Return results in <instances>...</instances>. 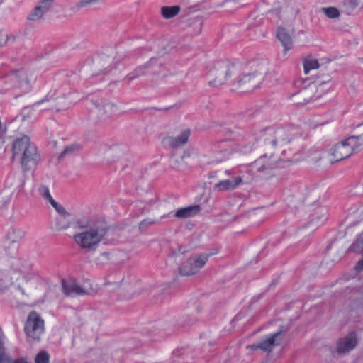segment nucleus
I'll return each mask as SVG.
<instances>
[{
    "mask_svg": "<svg viewBox=\"0 0 363 363\" xmlns=\"http://www.w3.org/2000/svg\"><path fill=\"white\" fill-rule=\"evenodd\" d=\"M297 129L292 125L284 127H269L256 131L247 138V144L243 145L240 152L242 154L250 152L259 139H262L266 147L276 149L289 143L296 135Z\"/></svg>",
    "mask_w": 363,
    "mask_h": 363,
    "instance_id": "f257e3e1",
    "label": "nucleus"
},
{
    "mask_svg": "<svg viewBox=\"0 0 363 363\" xmlns=\"http://www.w3.org/2000/svg\"><path fill=\"white\" fill-rule=\"evenodd\" d=\"M82 230L77 233L73 239L74 242L86 252H94L100 242L107 236L109 228L102 220H82L77 222Z\"/></svg>",
    "mask_w": 363,
    "mask_h": 363,
    "instance_id": "f03ea898",
    "label": "nucleus"
},
{
    "mask_svg": "<svg viewBox=\"0 0 363 363\" xmlns=\"http://www.w3.org/2000/svg\"><path fill=\"white\" fill-rule=\"evenodd\" d=\"M363 145V134L359 136H351L333 145L330 148L321 152L318 157L312 160L315 163L320 162L324 167L349 157L354 151Z\"/></svg>",
    "mask_w": 363,
    "mask_h": 363,
    "instance_id": "7ed1b4c3",
    "label": "nucleus"
},
{
    "mask_svg": "<svg viewBox=\"0 0 363 363\" xmlns=\"http://www.w3.org/2000/svg\"><path fill=\"white\" fill-rule=\"evenodd\" d=\"M282 162H284V161L280 160L274 163L270 161L267 157V155H264L249 165H242L232 169H227L223 172V173L232 176V182H243V180L249 179V176L251 175H257L262 173L264 174H269L271 170L279 167ZM219 173L222 174L221 172Z\"/></svg>",
    "mask_w": 363,
    "mask_h": 363,
    "instance_id": "20e7f679",
    "label": "nucleus"
},
{
    "mask_svg": "<svg viewBox=\"0 0 363 363\" xmlns=\"http://www.w3.org/2000/svg\"><path fill=\"white\" fill-rule=\"evenodd\" d=\"M12 152L13 159H19L25 171L34 168L40 158L35 145L30 142V138L27 135L13 141Z\"/></svg>",
    "mask_w": 363,
    "mask_h": 363,
    "instance_id": "39448f33",
    "label": "nucleus"
},
{
    "mask_svg": "<svg viewBox=\"0 0 363 363\" xmlns=\"http://www.w3.org/2000/svg\"><path fill=\"white\" fill-rule=\"evenodd\" d=\"M240 67L239 62L230 63L228 61L217 62L213 69L208 73L209 84L214 86L223 84L228 77L238 71Z\"/></svg>",
    "mask_w": 363,
    "mask_h": 363,
    "instance_id": "423d86ee",
    "label": "nucleus"
},
{
    "mask_svg": "<svg viewBox=\"0 0 363 363\" xmlns=\"http://www.w3.org/2000/svg\"><path fill=\"white\" fill-rule=\"evenodd\" d=\"M44 320L35 311L30 312L25 323L24 331L28 341L38 342L44 332Z\"/></svg>",
    "mask_w": 363,
    "mask_h": 363,
    "instance_id": "0eeeda50",
    "label": "nucleus"
},
{
    "mask_svg": "<svg viewBox=\"0 0 363 363\" xmlns=\"http://www.w3.org/2000/svg\"><path fill=\"white\" fill-rule=\"evenodd\" d=\"M8 77L13 88L19 91L18 96L28 93L31 90V83L26 72L15 71L11 72Z\"/></svg>",
    "mask_w": 363,
    "mask_h": 363,
    "instance_id": "6e6552de",
    "label": "nucleus"
},
{
    "mask_svg": "<svg viewBox=\"0 0 363 363\" xmlns=\"http://www.w3.org/2000/svg\"><path fill=\"white\" fill-rule=\"evenodd\" d=\"M209 256V255L205 254L190 257L179 268L180 274L185 276L194 274L205 265Z\"/></svg>",
    "mask_w": 363,
    "mask_h": 363,
    "instance_id": "1a4fd4ad",
    "label": "nucleus"
},
{
    "mask_svg": "<svg viewBox=\"0 0 363 363\" xmlns=\"http://www.w3.org/2000/svg\"><path fill=\"white\" fill-rule=\"evenodd\" d=\"M281 336V332H277L273 334H270L267 335L265 339L261 340L259 343L248 345L247 348H250L252 350L259 349L264 352H271L275 345L279 344Z\"/></svg>",
    "mask_w": 363,
    "mask_h": 363,
    "instance_id": "9d476101",
    "label": "nucleus"
},
{
    "mask_svg": "<svg viewBox=\"0 0 363 363\" xmlns=\"http://www.w3.org/2000/svg\"><path fill=\"white\" fill-rule=\"evenodd\" d=\"M50 203L60 215V217L57 218V229H67L70 225L69 220L68 219L70 216V214L62 206L57 203L55 199L51 201Z\"/></svg>",
    "mask_w": 363,
    "mask_h": 363,
    "instance_id": "9b49d317",
    "label": "nucleus"
},
{
    "mask_svg": "<svg viewBox=\"0 0 363 363\" xmlns=\"http://www.w3.org/2000/svg\"><path fill=\"white\" fill-rule=\"evenodd\" d=\"M63 292L67 296L84 295L88 291L78 285L73 279H63L62 281Z\"/></svg>",
    "mask_w": 363,
    "mask_h": 363,
    "instance_id": "f8f14e48",
    "label": "nucleus"
},
{
    "mask_svg": "<svg viewBox=\"0 0 363 363\" xmlns=\"http://www.w3.org/2000/svg\"><path fill=\"white\" fill-rule=\"evenodd\" d=\"M357 345V336L355 333L352 332L345 337L340 339L337 344V352L345 353L352 350Z\"/></svg>",
    "mask_w": 363,
    "mask_h": 363,
    "instance_id": "ddd939ff",
    "label": "nucleus"
},
{
    "mask_svg": "<svg viewBox=\"0 0 363 363\" xmlns=\"http://www.w3.org/2000/svg\"><path fill=\"white\" fill-rule=\"evenodd\" d=\"M52 5V0H43L28 16V20L38 21L47 13Z\"/></svg>",
    "mask_w": 363,
    "mask_h": 363,
    "instance_id": "4468645a",
    "label": "nucleus"
},
{
    "mask_svg": "<svg viewBox=\"0 0 363 363\" xmlns=\"http://www.w3.org/2000/svg\"><path fill=\"white\" fill-rule=\"evenodd\" d=\"M190 135L189 128L184 130L179 135L176 137H167L163 140L165 145H169L172 147H177L186 144L188 142Z\"/></svg>",
    "mask_w": 363,
    "mask_h": 363,
    "instance_id": "2eb2a0df",
    "label": "nucleus"
},
{
    "mask_svg": "<svg viewBox=\"0 0 363 363\" xmlns=\"http://www.w3.org/2000/svg\"><path fill=\"white\" fill-rule=\"evenodd\" d=\"M200 211L201 207L199 205H193L177 209L174 216L179 218H187L197 215Z\"/></svg>",
    "mask_w": 363,
    "mask_h": 363,
    "instance_id": "dca6fc26",
    "label": "nucleus"
},
{
    "mask_svg": "<svg viewBox=\"0 0 363 363\" xmlns=\"http://www.w3.org/2000/svg\"><path fill=\"white\" fill-rule=\"evenodd\" d=\"M277 38L281 41L284 48V51L286 52L291 48L292 40L291 36L287 33L286 30L283 28H279L277 33Z\"/></svg>",
    "mask_w": 363,
    "mask_h": 363,
    "instance_id": "f3484780",
    "label": "nucleus"
},
{
    "mask_svg": "<svg viewBox=\"0 0 363 363\" xmlns=\"http://www.w3.org/2000/svg\"><path fill=\"white\" fill-rule=\"evenodd\" d=\"M180 11L179 6H163L161 9L162 14L167 19L176 16Z\"/></svg>",
    "mask_w": 363,
    "mask_h": 363,
    "instance_id": "a211bd4d",
    "label": "nucleus"
},
{
    "mask_svg": "<svg viewBox=\"0 0 363 363\" xmlns=\"http://www.w3.org/2000/svg\"><path fill=\"white\" fill-rule=\"evenodd\" d=\"M80 146L76 143L65 147L63 151L59 155L58 160H60L66 157L72 156L79 151Z\"/></svg>",
    "mask_w": 363,
    "mask_h": 363,
    "instance_id": "6ab92c4d",
    "label": "nucleus"
},
{
    "mask_svg": "<svg viewBox=\"0 0 363 363\" xmlns=\"http://www.w3.org/2000/svg\"><path fill=\"white\" fill-rule=\"evenodd\" d=\"M320 11L323 13L328 18L331 19H335L339 18L340 13L339 10L335 7H323L320 9Z\"/></svg>",
    "mask_w": 363,
    "mask_h": 363,
    "instance_id": "aec40b11",
    "label": "nucleus"
},
{
    "mask_svg": "<svg viewBox=\"0 0 363 363\" xmlns=\"http://www.w3.org/2000/svg\"><path fill=\"white\" fill-rule=\"evenodd\" d=\"M319 67V63L317 60L315 59H307L303 63L304 73L308 74L312 69H315Z\"/></svg>",
    "mask_w": 363,
    "mask_h": 363,
    "instance_id": "412c9836",
    "label": "nucleus"
},
{
    "mask_svg": "<svg viewBox=\"0 0 363 363\" xmlns=\"http://www.w3.org/2000/svg\"><path fill=\"white\" fill-rule=\"evenodd\" d=\"M231 151L228 150H223L216 153L215 159L211 162L219 163L228 160L231 156Z\"/></svg>",
    "mask_w": 363,
    "mask_h": 363,
    "instance_id": "4be33fe9",
    "label": "nucleus"
},
{
    "mask_svg": "<svg viewBox=\"0 0 363 363\" xmlns=\"http://www.w3.org/2000/svg\"><path fill=\"white\" fill-rule=\"evenodd\" d=\"M11 264L13 270L15 272L18 271L20 274H23L27 271V267L23 264L22 260L21 259H13Z\"/></svg>",
    "mask_w": 363,
    "mask_h": 363,
    "instance_id": "5701e85b",
    "label": "nucleus"
},
{
    "mask_svg": "<svg viewBox=\"0 0 363 363\" xmlns=\"http://www.w3.org/2000/svg\"><path fill=\"white\" fill-rule=\"evenodd\" d=\"M255 77V73H243L241 76H240L237 80V84L239 86H242L248 82H250L251 80Z\"/></svg>",
    "mask_w": 363,
    "mask_h": 363,
    "instance_id": "b1692460",
    "label": "nucleus"
},
{
    "mask_svg": "<svg viewBox=\"0 0 363 363\" xmlns=\"http://www.w3.org/2000/svg\"><path fill=\"white\" fill-rule=\"evenodd\" d=\"M38 191L40 196L48 202L50 203L54 200L50 194L49 188L45 185H40L38 188Z\"/></svg>",
    "mask_w": 363,
    "mask_h": 363,
    "instance_id": "393cba45",
    "label": "nucleus"
},
{
    "mask_svg": "<svg viewBox=\"0 0 363 363\" xmlns=\"http://www.w3.org/2000/svg\"><path fill=\"white\" fill-rule=\"evenodd\" d=\"M116 109V107L112 104H106L103 107L96 106L93 110L94 113H101L102 112L108 113L112 112Z\"/></svg>",
    "mask_w": 363,
    "mask_h": 363,
    "instance_id": "a878e982",
    "label": "nucleus"
},
{
    "mask_svg": "<svg viewBox=\"0 0 363 363\" xmlns=\"http://www.w3.org/2000/svg\"><path fill=\"white\" fill-rule=\"evenodd\" d=\"M49 362L50 356L45 350L40 351L35 356V363H49Z\"/></svg>",
    "mask_w": 363,
    "mask_h": 363,
    "instance_id": "bb28decb",
    "label": "nucleus"
},
{
    "mask_svg": "<svg viewBox=\"0 0 363 363\" xmlns=\"http://www.w3.org/2000/svg\"><path fill=\"white\" fill-rule=\"evenodd\" d=\"M240 183H217L214 189L218 190L234 189Z\"/></svg>",
    "mask_w": 363,
    "mask_h": 363,
    "instance_id": "cd10ccee",
    "label": "nucleus"
},
{
    "mask_svg": "<svg viewBox=\"0 0 363 363\" xmlns=\"http://www.w3.org/2000/svg\"><path fill=\"white\" fill-rule=\"evenodd\" d=\"M143 74V68L138 67L133 72L129 74L126 77V79L128 81H132V80L135 79V78L138 77L140 75H141Z\"/></svg>",
    "mask_w": 363,
    "mask_h": 363,
    "instance_id": "c85d7f7f",
    "label": "nucleus"
},
{
    "mask_svg": "<svg viewBox=\"0 0 363 363\" xmlns=\"http://www.w3.org/2000/svg\"><path fill=\"white\" fill-rule=\"evenodd\" d=\"M11 245V247L13 250L16 251L18 248V244L16 241L10 242L9 240H6L4 242V247H9V245Z\"/></svg>",
    "mask_w": 363,
    "mask_h": 363,
    "instance_id": "c756f323",
    "label": "nucleus"
},
{
    "mask_svg": "<svg viewBox=\"0 0 363 363\" xmlns=\"http://www.w3.org/2000/svg\"><path fill=\"white\" fill-rule=\"evenodd\" d=\"M154 223L155 222L151 219L143 220L142 222H140L139 228L140 230H143L145 227L151 225Z\"/></svg>",
    "mask_w": 363,
    "mask_h": 363,
    "instance_id": "7c9ffc66",
    "label": "nucleus"
},
{
    "mask_svg": "<svg viewBox=\"0 0 363 363\" xmlns=\"http://www.w3.org/2000/svg\"><path fill=\"white\" fill-rule=\"evenodd\" d=\"M4 37L5 38L4 40V41H1L0 40V45L1 46L4 45H6V43H8L9 42H13L14 40V38H15L13 36H12V37L11 36H9L7 34H5L4 35Z\"/></svg>",
    "mask_w": 363,
    "mask_h": 363,
    "instance_id": "2f4dec72",
    "label": "nucleus"
},
{
    "mask_svg": "<svg viewBox=\"0 0 363 363\" xmlns=\"http://www.w3.org/2000/svg\"><path fill=\"white\" fill-rule=\"evenodd\" d=\"M52 99V96H50V94H48L46 96H45L43 99H42L41 100L37 101L35 103L34 106H39L40 104L44 103V102H46V101H50V99Z\"/></svg>",
    "mask_w": 363,
    "mask_h": 363,
    "instance_id": "473e14b6",
    "label": "nucleus"
},
{
    "mask_svg": "<svg viewBox=\"0 0 363 363\" xmlns=\"http://www.w3.org/2000/svg\"><path fill=\"white\" fill-rule=\"evenodd\" d=\"M349 4L352 8H355L359 4V0H349Z\"/></svg>",
    "mask_w": 363,
    "mask_h": 363,
    "instance_id": "72a5a7b5",
    "label": "nucleus"
},
{
    "mask_svg": "<svg viewBox=\"0 0 363 363\" xmlns=\"http://www.w3.org/2000/svg\"><path fill=\"white\" fill-rule=\"evenodd\" d=\"M217 174H218V172H212L209 174V177L208 178L209 179H215V178H217Z\"/></svg>",
    "mask_w": 363,
    "mask_h": 363,
    "instance_id": "f704fd0d",
    "label": "nucleus"
},
{
    "mask_svg": "<svg viewBox=\"0 0 363 363\" xmlns=\"http://www.w3.org/2000/svg\"><path fill=\"white\" fill-rule=\"evenodd\" d=\"M30 108L29 107H26V108H23V118H25V113H26V111H30Z\"/></svg>",
    "mask_w": 363,
    "mask_h": 363,
    "instance_id": "c9c22d12",
    "label": "nucleus"
},
{
    "mask_svg": "<svg viewBox=\"0 0 363 363\" xmlns=\"http://www.w3.org/2000/svg\"><path fill=\"white\" fill-rule=\"evenodd\" d=\"M220 182H230V179H223V180H221Z\"/></svg>",
    "mask_w": 363,
    "mask_h": 363,
    "instance_id": "e433bc0d",
    "label": "nucleus"
},
{
    "mask_svg": "<svg viewBox=\"0 0 363 363\" xmlns=\"http://www.w3.org/2000/svg\"><path fill=\"white\" fill-rule=\"evenodd\" d=\"M9 248V247H6V248L5 247L6 251L7 252V253H9V255H11V252H9V251H7V250H8Z\"/></svg>",
    "mask_w": 363,
    "mask_h": 363,
    "instance_id": "4c0bfd02",
    "label": "nucleus"
},
{
    "mask_svg": "<svg viewBox=\"0 0 363 363\" xmlns=\"http://www.w3.org/2000/svg\"><path fill=\"white\" fill-rule=\"evenodd\" d=\"M9 248V247H6V248L5 247L6 251L7 252V253H9V255H11V252H9V251H7V250H8Z\"/></svg>",
    "mask_w": 363,
    "mask_h": 363,
    "instance_id": "58836bf2",
    "label": "nucleus"
},
{
    "mask_svg": "<svg viewBox=\"0 0 363 363\" xmlns=\"http://www.w3.org/2000/svg\"><path fill=\"white\" fill-rule=\"evenodd\" d=\"M325 123H320V125H315L314 128L318 127V125H323Z\"/></svg>",
    "mask_w": 363,
    "mask_h": 363,
    "instance_id": "ea45409f",
    "label": "nucleus"
},
{
    "mask_svg": "<svg viewBox=\"0 0 363 363\" xmlns=\"http://www.w3.org/2000/svg\"><path fill=\"white\" fill-rule=\"evenodd\" d=\"M105 118H106L105 116H101V120H104Z\"/></svg>",
    "mask_w": 363,
    "mask_h": 363,
    "instance_id": "a19ab883",
    "label": "nucleus"
},
{
    "mask_svg": "<svg viewBox=\"0 0 363 363\" xmlns=\"http://www.w3.org/2000/svg\"><path fill=\"white\" fill-rule=\"evenodd\" d=\"M20 290L22 291V293H23V294L24 293L23 289H22L21 288H20Z\"/></svg>",
    "mask_w": 363,
    "mask_h": 363,
    "instance_id": "79ce46f5",
    "label": "nucleus"
},
{
    "mask_svg": "<svg viewBox=\"0 0 363 363\" xmlns=\"http://www.w3.org/2000/svg\"><path fill=\"white\" fill-rule=\"evenodd\" d=\"M4 202L3 201L0 200V203Z\"/></svg>",
    "mask_w": 363,
    "mask_h": 363,
    "instance_id": "37998d69",
    "label": "nucleus"
}]
</instances>
